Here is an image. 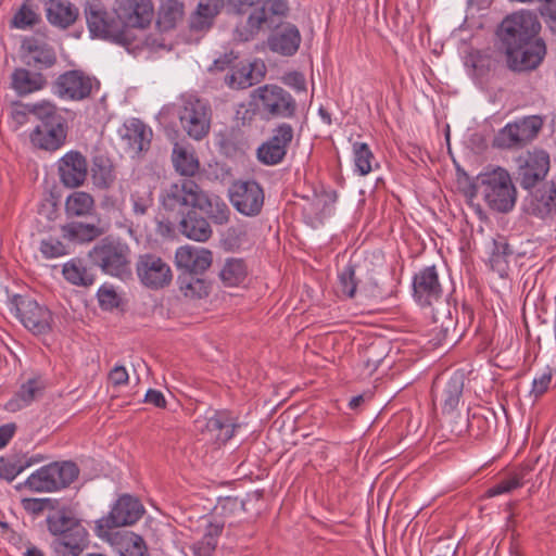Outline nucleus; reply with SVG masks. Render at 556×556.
Returning a JSON list of instances; mask_svg holds the SVG:
<instances>
[{"label": "nucleus", "mask_w": 556, "mask_h": 556, "mask_svg": "<svg viewBox=\"0 0 556 556\" xmlns=\"http://www.w3.org/2000/svg\"><path fill=\"white\" fill-rule=\"evenodd\" d=\"M175 263L181 273L203 275L212 264V252L188 245L180 247L175 253Z\"/></svg>", "instance_id": "nucleus-27"}, {"label": "nucleus", "mask_w": 556, "mask_h": 556, "mask_svg": "<svg viewBox=\"0 0 556 556\" xmlns=\"http://www.w3.org/2000/svg\"><path fill=\"white\" fill-rule=\"evenodd\" d=\"M542 126L543 119L540 116L520 118L501 129L493 140V146L502 149L520 148L532 141Z\"/></svg>", "instance_id": "nucleus-17"}, {"label": "nucleus", "mask_w": 556, "mask_h": 556, "mask_svg": "<svg viewBox=\"0 0 556 556\" xmlns=\"http://www.w3.org/2000/svg\"><path fill=\"white\" fill-rule=\"evenodd\" d=\"M248 275V266L243 258L229 257L225 261L219 278L226 287H237Z\"/></svg>", "instance_id": "nucleus-47"}, {"label": "nucleus", "mask_w": 556, "mask_h": 556, "mask_svg": "<svg viewBox=\"0 0 556 556\" xmlns=\"http://www.w3.org/2000/svg\"><path fill=\"white\" fill-rule=\"evenodd\" d=\"M58 175L61 184L66 188L83 186L88 176V162L86 156L77 150L67 151L58 161Z\"/></svg>", "instance_id": "nucleus-24"}, {"label": "nucleus", "mask_w": 556, "mask_h": 556, "mask_svg": "<svg viewBox=\"0 0 556 556\" xmlns=\"http://www.w3.org/2000/svg\"><path fill=\"white\" fill-rule=\"evenodd\" d=\"M39 22V15L30 8L28 0L25 1L12 18V26L18 29H26Z\"/></svg>", "instance_id": "nucleus-57"}, {"label": "nucleus", "mask_w": 556, "mask_h": 556, "mask_svg": "<svg viewBox=\"0 0 556 556\" xmlns=\"http://www.w3.org/2000/svg\"><path fill=\"white\" fill-rule=\"evenodd\" d=\"M29 52L30 54L25 63L27 66L37 70V72L50 68L56 63V55L52 48L35 46L34 48L29 47Z\"/></svg>", "instance_id": "nucleus-52"}, {"label": "nucleus", "mask_w": 556, "mask_h": 556, "mask_svg": "<svg viewBox=\"0 0 556 556\" xmlns=\"http://www.w3.org/2000/svg\"><path fill=\"white\" fill-rule=\"evenodd\" d=\"M22 504L27 513L35 516H38L47 509L50 510V513L59 509V501L54 498H24Z\"/></svg>", "instance_id": "nucleus-59"}, {"label": "nucleus", "mask_w": 556, "mask_h": 556, "mask_svg": "<svg viewBox=\"0 0 556 556\" xmlns=\"http://www.w3.org/2000/svg\"><path fill=\"white\" fill-rule=\"evenodd\" d=\"M238 510H245V502L235 496L218 497L214 511L223 517L233 515Z\"/></svg>", "instance_id": "nucleus-60"}, {"label": "nucleus", "mask_w": 556, "mask_h": 556, "mask_svg": "<svg viewBox=\"0 0 556 556\" xmlns=\"http://www.w3.org/2000/svg\"><path fill=\"white\" fill-rule=\"evenodd\" d=\"M511 251L505 238H498L493 240V249L489 263L493 270H495L501 278L507 276L508 261Z\"/></svg>", "instance_id": "nucleus-51"}, {"label": "nucleus", "mask_w": 556, "mask_h": 556, "mask_svg": "<svg viewBox=\"0 0 556 556\" xmlns=\"http://www.w3.org/2000/svg\"><path fill=\"white\" fill-rule=\"evenodd\" d=\"M195 210L203 212L206 219L216 225H224L229 220L230 210L227 203L218 195L208 194L200 188Z\"/></svg>", "instance_id": "nucleus-33"}, {"label": "nucleus", "mask_w": 556, "mask_h": 556, "mask_svg": "<svg viewBox=\"0 0 556 556\" xmlns=\"http://www.w3.org/2000/svg\"><path fill=\"white\" fill-rule=\"evenodd\" d=\"M224 527V521H208L205 526L201 540L194 542L190 546L193 556H213V553L217 547L218 540L223 533Z\"/></svg>", "instance_id": "nucleus-39"}, {"label": "nucleus", "mask_w": 556, "mask_h": 556, "mask_svg": "<svg viewBox=\"0 0 556 556\" xmlns=\"http://www.w3.org/2000/svg\"><path fill=\"white\" fill-rule=\"evenodd\" d=\"M521 485L520 478L516 473H508L504 476L496 484L489 488V497L509 493L514 489Z\"/></svg>", "instance_id": "nucleus-61"}, {"label": "nucleus", "mask_w": 556, "mask_h": 556, "mask_svg": "<svg viewBox=\"0 0 556 556\" xmlns=\"http://www.w3.org/2000/svg\"><path fill=\"white\" fill-rule=\"evenodd\" d=\"M467 283L468 290L470 294L471 304L464 303L463 309L464 313L468 315L470 321H473L475 312L477 311L479 316V324H481L483 317V308H484V293H483V283L482 279H479L477 274L472 273L470 269L467 270ZM480 328V325L477 326V330Z\"/></svg>", "instance_id": "nucleus-38"}, {"label": "nucleus", "mask_w": 556, "mask_h": 556, "mask_svg": "<svg viewBox=\"0 0 556 556\" xmlns=\"http://www.w3.org/2000/svg\"><path fill=\"white\" fill-rule=\"evenodd\" d=\"M47 78L41 72H30L24 67H17L11 74V88L17 96H27L43 89Z\"/></svg>", "instance_id": "nucleus-34"}, {"label": "nucleus", "mask_w": 556, "mask_h": 556, "mask_svg": "<svg viewBox=\"0 0 556 556\" xmlns=\"http://www.w3.org/2000/svg\"><path fill=\"white\" fill-rule=\"evenodd\" d=\"M530 211L532 214L545 217L556 211V187L553 182L545 184L531 193Z\"/></svg>", "instance_id": "nucleus-41"}, {"label": "nucleus", "mask_w": 556, "mask_h": 556, "mask_svg": "<svg viewBox=\"0 0 556 556\" xmlns=\"http://www.w3.org/2000/svg\"><path fill=\"white\" fill-rule=\"evenodd\" d=\"M131 250L121 238L106 236L88 252L91 264L105 275L124 279L131 275Z\"/></svg>", "instance_id": "nucleus-5"}, {"label": "nucleus", "mask_w": 556, "mask_h": 556, "mask_svg": "<svg viewBox=\"0 0 556 556\" xmlns=\"http://www.w3.org/2000/svg\"><path fill=\"white\" fill-rule=\"evenodd\" d=\"M256 110L262 119H292L298 115V103L294 97L275 84H266L252 91Z\"/></svg>", "instance_id": "nucleus-7"}, {"label": "nucleus", "mask_w": 556, "mask_h": 556, "mask_svg": "<svg viewBox=\"0 0 556 556\" xmlns=\"http://www.w3.org/2000/svg\"><path fill=\"white\" fill-rule=\"evenodd\" d=\"M184 3L178 0H166L160 9L157 27L162 31L174 29L184 18Z\"/></svg>", "instance_id": "nucleus-46"}, {"label": "nucleus", "mask_w": 556, "mask_h": 556, "mask_svg": "<svg viewBox=\"0 0 556 556\" xmlns=\"http://www.w3.org/2000/svg\"><path fill=\"white\" fill-rule=\"evenodd\" d=\"M465 386V375L454 371L448 378L437 377L431 387L432 403L442 415L454 418L459 413Z\"/></svg>", "instance_id": "nucleus-13"}, {"label": "nucleus", "mask_w": 556, "mask_h": 556, "mask_svg": "<svg viewBox=\"0 0 556 556\" xmlns=\"http://www.w3.org/2000/svg\"><path fill=\"white\" fill-rule=\"evenodd\" d=\"M201 186L193 179L181 178L170 182L160 192V206L174 219L194 208Z\"/></svg>", "instance_id": "nucleus-11"}, {"label": "nucleus", "mask_w": 556, "mask_h": 556, "mask_svg": "<svg viewBox=\"0 0 556 556\" xmlns=\"http://www.w3.org/2000/svg\"><path fill=\"white\" fill-rule=\"evenodd\" d=\"M90 178L93 188L102 191L110 190L117 180L116 165L110 154L101 149H94L90 156Z\"/></svg>", "instance_id": "nucleus-26"}, {"label": "nucleus", "mask_w": 556, "mask_h": 556, "mask_svg": "<svg viewBox=\"0 0 556 556\" xmlns=\"http://www.w3.org/2000/svg\"><path fill=\"white\" fill-rule=\"evenodd\" d=\"M99 86L98 79L84 71L68 70L53 80L51 92L61 100L78 102L88 99Z\"/></svg>", "instance_id": "nucleus-15"}, {"label": "nucleus", "mask_w": 556, "mask_h": 556, "mask_svg": "<svg viewBox=\"0 0 556 556\" xmlns=\"http://www.w3.org/2000/svg\"><path fill=\"white\" fill-rule=\"evenodd\" d=\"M62 274L74 286L89 287L96 280L94 274L79 258H72L63 265Z\"/></svg>", "instance_id": "nucleus-43"}, {"label": "nucleus", "mask_w": 556, "mask_h": 556, "mask_svg": "<svg viewBox=\"0 0 556 556\" xmlns=\"http://www.w3.org/2000/svg\"><path fill=\"white\" fill-rule=\"evenodd\" d=\"M507 65L515 72L536 68L546 54V46L542 38L536 37L527 41L504 48Z\"/></svg>", "instance_id": "nucleus-20"}, {"label": "nucleus", "mask_w": 556, "mask_h": 556, "mask_svg": "<svg viewBox=\"0 0 556 556\" xmlns=\"http://www.w3.org/2000/svg\"><path fill=\"white\" fill-rule=\"evenodd\" d=\"M517 200V190L509 173L496 167L489 173V207L501 212H510Z\"/></svg>", "instance_id": "nucleus-21"}, {"label": "nucleus", "mask_w": 556, "mask_h": 556, "mask_svg": "<svg viewBox=\"0 0 556 556\" xmlns=\"http://www.w3.org/2000/svg\"><path fill=\"white\" fill-rule=\"evenodd\" d=\"M79 16L78 8L68 0H48L46 18L48 23L61 30L74 25Z\"/></svg>", "instance_id": "nucleus-32"}, {"label": "nucleus", "mask_w": 556, "mask_h": 556, "mask_svg": "<svg viewBox=\"0 0 556 556\" xmlns=\"http://www.w3.org/2000/svg\"><path fill=\"white\" fill-rule=\"evenodd\" d=\"M541 24L536 15L520 11L506 16L500 24L496 35L504 48L539 37Z\"/></svg>", "instance_id": "nucleus-14"}, {"label": "nucleus", "mask_w": 556, "mask_h": 556, "mask_svg": "<svg viewBox=\"0 0 556 556\" xmlns=\"http://www.w3.org/2000/svg\"><path fill=\"white\" fill-rule=\"evenodd\" d=\"M63 237L77 242H90L101 237L104 230L94 224L71 222L62 226Z\"/></svg>", "instance_id": "nucleus-44"}, {"label": "nucleus", "mask_w": 556, "mask_h": 556, "mask_svg": "<svg viewBox=\"0 0 556 556\" xmlns=\"http://www.w3.org/2000/svg\"><path fill=\"white\" fill-rule=\"evenodd\" d=\"M467 75L481 90L486 87V53L484 50L470 48L464 56Z\"/></svg>", "instance_id": "nucleus-37"}, {"label": "nucleus", "mask_w": 556, "mask_h": 556, "mask_svg": "<svg viewBox=\"0 0 556 556\" xmlns=\"http://www.w3.org/2000/svg\"><path fill=\"white\" fill-rule=\"evenodd\" d=\"M115 15L118 17L121 28L131 31L132 28L143 29L153 18L154 10L151 0H117ZM132 43L135 37L130 33Z\"/></svg>", "instance_id": "nucleus-22"}, {"label": "nucleus", "mask_w": 556, "mask_h": 556, "mask_svg": "<svg viewBox=\"0 0 556 556\" xmlns=\"http://www.w3.org/2000/svg\"><path fill=\"white\" fill-rule=\"evenodd\" d=\"M52 556H80L89 546V532L74 511L62 506L46 518Z\"/></svg>", "instance_id": "nucleus-2"}, {"label": "nucleus", "mask_w": 556, "mask_h": 556, "mask_svg": "<svg viewBox=\"0 0 556 556\" xmlns=\"http://www.w3.org/2000/svg\"><path fill=\"white\" fill-rule=\"evenodd\" d=\"M94 207L93 197L85 191H74L65 202V210L72 216H87Z\"/></svg>", "instance_id": "nucleus-49"}, {"label": "nucleus", "mask_w": 556, "mask_h": 556, "mask_svg": "<svg viewBox=\"0 0 556 556\" xmlns=\"http://www.w3.org/2000/svg\"><path fill=\"white\" fill-rule=\"evenodd\" d=\"M301 40L299 28L294 24L286 23L269 36L268 47L273 52L292 56L298 52Z\"/></svg>", "instance_id": "nucleus-29"}, {"label": "nucleus", "mask_w": 556, "mask_h": 556, "mask_svg": "<svg viewBox=\"0 0 556 556\" xmlns=\"http://www.w3.org/2000/svg\"><path fill=\"white\" fill-rule=\"evenodd\" d=\"M202 276L203 275H193L188 273L179 274L178 285L185 296L202 299L208 295L211 285Z\"/></svg>", "instance_id": "nucleus-45"}, {"label": "nucleus", "mask_w": 556, "mask_h": 556, "mask_svg": "<svg viewBox=\"0 0 556 556\" xmlns=\"http://www.w3.org/2000/svg\"><path fill=\"white\" fill-rule=\"evenodd\" d=\"M282 81L285 85L289 86L296 92L306 91V80L301 72L293 71L286 74L282 78Z\"/></svg>", "instance_id": "nucleus-63"}, {"label": "nucleus", "mask_w": 556, "mask_h": 556, "mask_svg": "<svg viewBox=\"0 0 556 556\" xmlns=\"http://www.w3.org/2000/svg\"><path fill=\"white\" fill-rule=\"evenodd\" d=\"M135 266L140 283L150 290L164 289L173 280L170 266L161 256L155 254H140Z\"/></svg>", "instance_id": "nucleus-19"}, {"label": "nucleus", "mask_w": 556, "mask_h": 556, "mask_svg": "<svg viewBox=\"0 0 556 556\" xmlns=\"http://www.w3.org/2000/svg\"><path fill=\"white\" fill-rule=\"evenodd\" d=\"M46 387V381L40 375L28 378L5 403L4 408L8 412L15 413L29 406L34 401L42 396Z\"/></svg>", "instance_id": "nucleus-28"}, {"label": "nucleus", "mask_w": 556, "mask_h": 556, "mask_svg": "<svg viewBox=\"0 0 556 556\" xmlns=\"http://www.w3.org/2000/svg\"><path fill=\"white\" fill-rule=\"evenodd\" d=\"M25 108L38 121L29 134L31 144L50 152L62 148L68 134V123L64 111L48 100L27 103Z\"/></svg>", "instance_id": "nucleus-3"}, {"label": "nucleus", "mask_w": 556, "mask_h": 556, "mask_svg": "<svg viewBox=\"0 0 556 556\" xmlns=\"http://www.w3.org/2000/svg\"><path fill=\"white\" fill-rule=\"evenodd\" d=\"M98 303L102 311L112 312L123 305L122 296L111 285H102L97 292Z\"/></svg>", "instance_id": "nucleus-56"}, {"label": "nucleus", "mask_w": 556, "mask_h": 556, "mask_svg": "<svg viewBox=\"0 0 556 556\" xmlns=\"http://www.w3.org/2000/svg\"><path fill=\"white\" fill-rule=\"evenodd\" d=\"M354 172L359 176L368 175L372 169L375 155L366 142L355 141L352 143Z\"/></svg>", "instance_id": "nucleus-50"}, {"label": "nucleus", "mask_w": 556, "mask_h": 556, "mask_svg": "<svg viewBox=\"0 0 556 556\" xmlns=\"http://www.w3.org/2000/svg\"><path fill=\"white\" fill-rule=\"evenodd\" d=\"M181 128L193 140L205 138L211 129L212 109L207 101L189 96L178 110Z\"/></svg>", "instance_id": "nucleus-12"}, {"label": "nucleus", "mask_w": 556, "mask_h": 556, "mask_svg": "<svg viewBox=\"0 0 556 556\" xmlns=\"http://www.w3.org/2000/svg\"><path fill=\"white\" fill-rule=\"evenodd\" d=\"M517 179L526 190L542 181L549 170V155L543 150L527 152L518 159Z\"/></svg>", "instance_id": "nucleus-23"}, {"label": "nucleus", "mask_w": 556, "mask_h": 556, "mask_svg": "<svg viewBox=\"0 0 556 556\" xmlns=\"http://www.w3.org/2000/svg\"><path fill=\"white\" fill-rule=\"evenodd\" d=\"M225 3L232 13L249 14L245 33L241 34L244 41L252 39L264 27L277 28L289 12L286 0H225Z\"/></svg>", "instance_id": "nucleus-4"}, {"label": "nucleus", "mask_w": 556, "mask_h": 556, "mask_svg": "<svg viewBox=\"0 0 556 556\" xmlns=\"http://www.w3.org/2000/svg\"><path fill=\"white\" fill-rule=\"evenodd\" d=\"M175 219L178 220L179 232L190 240L205 242L213 235L208 220L199 215L195 208H191Z\"/></svg>", "instance_id": "nucleus-30"}, {"label": "nucleus", "mask_w": 556, "mask_h": 556, "mask_svg": "<svg viewBox=\"0 0 556 556\" xmlns=\"http://www.w3.org/2000/svg\"><path fill=\"white\" fill-rule=\"evenodd\" d=\"M217 11L208 3L199 2L195 12L190 16L189 26L191 30L203 31L211 28Z\"/></svg>", "instance_id": "nucleus-53"}, {"label": "nucleus", "mask_w": 556, "mask_h": 556, "mask_svg": "<svg viewBox=\"0 0 556 556\" xmlns=\"http://www.w3.org/2000/svg\"><path fill=\"white\" fill-rule=\"evenodd\" d=\"M38 462L34 457H28L23 452L11 453L0 457V478L12 482L22 471Z\"/></svg>", "instance_id": "nucleus-40"}, {"label": "nucleus", "mask_w": 556, "mask_h": 556, "mask_svg": "<svg viewBox=\"0 0 556 556\" xmlns=\"http://www.w3.org/2000/svg\"><path fill=\"white\" fill-rule=\"evenodd\" d=\"M412 287L413 298L417 304L431 307L429 343L432 346H440L455 332L457 321L452 316L450 303L442 301V287L435 266L419 269L413 277Z\"/></svg>", "instance_id": "nucleus-1"}, {"label": "nucleus", "mask_w": 556, "mask_h": 556, "mask_svg": "<svg viewBox=\"0 0 556 556\" xmlns=\"http://www.w3.org/2000/svg\"><path fill=\"white\" fill-rule=\"evenodd\" d=\"M10 311L31 334L48 336L53 330L54 319L51 309L27 294H13Z\"/></svg>", "instance_id": "nucleus-8"}, {"label": "nucleus", "mask_w": 556, "mask_h": 556, "mask_svg": "<svg viewBox=\"0 0 556 556\" xmlns=\"http://www.w3.org/2000/svg\"><path fill=\"white\" fill-rule=\"evenodd\" d=\"M483 9L480 8L478 0H467L466 18L470 22L471 26L477 28H483L484 20Z\"/></svg>", "instance_id": "nucleus-62"}, {"label": "nucleus", "mask_w": 556, "mask_h": 556, "mask_svg": "<svg viewBox=\"0 0 556 556\" xmlns=\"http://www.w3.org/2000/svg\"><path fill=\"white\" fill-rule=\"evenodd\" d=\"M231 72L226 75L225 81L232 89H247L260 81V77L253 76V66L251 63L241 66L233 65Z\"/></svg>", "instance_id": "nucleus-48"}, {"label": "nucleus", "mask_w": 556, "mask_h": 556, "mask_svg": "<svg viewBox=\"0 0 556 556\" xmlns=\"http://www.w3.org/2000/svg\"><path fill=\"white\" fill-rule=\"evenodd\" d=\"M238 425L226 410H216L206 419L205 430L216 442L225 444L235 434Z\"/></svg>", "instance_id": "nucleus-35"}, {"label": "nucleus", "mask_w": 556, "mask_h": 556, "mask_svg": "<svg viewBox=\"0 0 556 556\" xmlns=\"http://www.w3.org/2000/svg\"><path fill=\"white\" fill-rule=\"evenodd\" d=\"M113 544L118 546L121 556H150L143 538L132 531L116 532Z\"/></svg>", "instance_id": "nucleus-42"}, {"label": "nucleus", "mask_w": 556, "mask_h": 556, "mask_svg": "<svg viewBox=\"0 0 556 556\" xmlns=\"http://www.w3.org/2000/svg\"><path fill=\"white\" fill-rule=\"evenodd\" d=\"M121 137L126 142L128 150L139 154L149 150L152 130L139 118H130L124 124Z\"/></svg>", "instance_id": "nucleus-31"}, {"label": "nucleus", "mask_w": 556, "mask_h": 556, "mask_svg": "<svg viewBox=\"0 0 556 556\" xmlns=\"http://www.w3.org/2000/svg\"><path fill=\"white\" fill-rule=\"evenodd\" d=\"M356 265L349 262L338 274V288L341 294L352 299L355 295L358 280L355 275Z\"/></svg>", "instance_id": "nucleus-55"}, {"label": "nucleus", "mask_w": 556, "mask_h": 556, "mask_svg": "<svg viewBox=\"0 0 556 556\" xmlns=\"http://www.w3.org/2000/svg\"><path fill=\"white\" fill-rule=\"evenodd\" d=\"M238 59L237 55L232 51L223 54L222 56L214 60L213 65L211 66V71H225L226 68H230L233 66L235 61Z\"/></svg>", "instance_id": "nucleus-64"}, {"label": "nucleus", "mask_w": 556, "mask_h": 556, "mask_svg": "<svg viewBox=\"0 0 556 556\" xmlns=\"http://www.w3.org/2000/svg\"><path fill=\"white\" fill-rule=\"evenodd\" d=\"M84 14L92 38L109 40L127 49L132 47L130 31L121 28L115 12L110 13L100 0H87L84 5Z\"/></svg>", "instance_id": "nucleus-6"}, {"label": "nucleus", "mask_w": 556, "mask_h": 556, "mask_svg": "<svg viewBox=\"0 0 556 556\" xmlns=\"http://www.w3.org/2000/svg\"><path fill=\"white\" fill-rule=\"evenodd\" d=\"M456 175L458 189L467 199L469 206L481 220L486 219L481 204L476 202L479 197L486 202V172H480L476 177H470L464 169L457 167Z\"/></svg>", "instance_id": "nucleus-25"}, {"label": "nucleus", "mask_w": 556, "mask_h": 556, "mask_svg": "<svg viewBox=\"0 0 556 556\" xmlns=\"http://www.w3.org/2000/svg\"><path fill=\"white\" fill-rule=\"evenodd\" d=\"M172 162L175 172L185 178L191 179L200 170V162L193 149L178 142L173 147Z\"/></svg>", "instance_id": "nucleus-36"}, {"label": "nucleus", "mask_w": 556, "mask_h": 556, "mask_svg": "<svg viewBox=\"0 0 556 556\" xmlns=\"http://www.w3.org/2000/svg\"><path fill=\"white\" fill-rule=\"evenodd\" d=\"M387 356L386 345L381 343H370L362 354L364 368L368 375H372Z\"/></svg>", "instance_id": "nucleus-54"}, {"label": "nucleus", "mask_w": 556, "mask_h": 556, "mask_svg": "<svg viewBox=\"0 0 556 556\" xmlns=\"http://www.w3.org/2000/svg\"><path fill=\"white\" fill-rule=\"evenodd\" d=\"M39 251L47 260L68 254L67 247L58 238L49 237L40 241Z\"/></svg>", "instance_id": "nucleus-58"}, {"label": "nucleus", "mask_w": 556, "mask_h": 556, "mask_svg": "<svg viewBox=\"0 0 556 556\" xmlns=\"http://www.w3.org/2000/svg\"><path fill=\"white\" fill-rule=\"evenodd\" d=\"M229 199L240 214L254 217L262 212L265 194L261 184L254 179L236 180L229 188Z\"/></svg>", "instance_id": "nucleus-18"}, {"label": "nucleus", "mask_w": 556, "mask_h": 556, "mask_svg": "<svg viewBox=\"0 0 556 556\" xmlns=\"http://www.w3.org/2000/svg\"><path fill=\"white\" fill-rule=\"evenodd\" d=\"M143 514L144 507L139 498L123 494L113 503L108 515L96 521L94 533L100 539H110L114 529L135 525Z\"/></svg>", "instance_id": "nucleus-10"}, {"label": "nucleus", "mask_w": 556, "mask_h": 556, "mask_svg": "<svg viewBox=\"0 0 556 556\" xmlns=\"http://www.w3.org/2000/svg\"><path fill=\"white\" fill-rule=\"evenodd\" d=\"M294 139V128L288 122H280L270 129L268 138L256 149L258 162L275 166L283 162Z\"/></svg>", "instance_id": "nucleus-16"}, {"label": "nucleus", "mask_w": 556, "mask_h": 556, "mask_svg": "<svg viewBox=\"0 0 556 556\" xmlns=\"http://www.w3.org/2000/svg\"><path fill=\"white\" fill-rule=\"evenodd\" d=\"M79 472L72 460L52 462L29 475L23 485L33 492H58L68 488Z\"/></svg>", "instance_id": "nucleus-9"}]
</instances>
